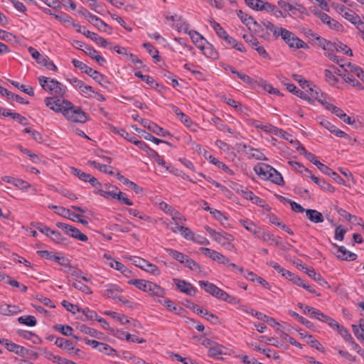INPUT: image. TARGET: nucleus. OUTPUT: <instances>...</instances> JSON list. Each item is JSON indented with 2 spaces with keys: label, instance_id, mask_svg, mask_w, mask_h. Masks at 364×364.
Here are the masks:
<instances>
[{
  "label": "nucleus",
  "instance_id": "18",
  "mask_svg": "<svg viewBox=\"0 0 364 364\" xmlns=\"http://www.w3.org/2000/svg\"><path fill=\"white\" fill-rule=\"evenodd\" d=\"M242 150L245 153L249 159H254L259 161L267 160L264 154L259 149H254L252 146H247L246 144L242 145Z\"/></svg>",
  "mask_w": 364,
  "mask_h": 364
},
{
  "label": "nucleus",
  "instance_id": "28",
  "mask_svg": "<svg viewBox=\"0 0 364 364\" xmlns=\"http://www.w3.org/2000/svg\"><path fill=\"white\" fill-rule=\"evenodd\" d=\"M85 53L101 65L106 62L105 58L100 55L98 52L91 47L86 46Z\"/></svg>",
  "mask_w": 364,
  "mask_h": 364
},
{
  "label": "nucleus",
  "instance_id": "25",
  "mask_svg": "<svg viewBox=\"0 0 364 364\" xmlns=\"http://www.w3.org/2000/svg\"><path fill=\"white\" fill-rule=\"evenodd\" d=\"M83 35L86 37L90 38L95 43L101 46L102 47H107L108 46V42L102 37L100 36L98 34L91 32L90 31H84Z\"/></svg>",
  "mask_w": 364,
  "mask_h": 364
},
{
  "label": "nucleus",
  "instance_id": "36",
  "mask_svg": "<svg viewBox=\"0 0 364 364\" xmlns=\"http://www.w3.org/2000/svg\"><path fill=\"white\" fill-rule=\"evenodd\" d=\"M55 344L60 348L68 350L71 352L74 350V347L72 346V343L67 339L63 338H57Z\"/></svg>",
  "mask_w": 364,
  "mask_h": 364
},
{
  "label": "nucleus",
  "instance_id": "35",
  "mask_svg": "<svg viewBox=\"0 0 364 364\" xmlns=\"http://www.w3.org/2000/svg\"><path fill=\"white\" fill-rule=\"evenodd\" d=\"M305 272L314 280L318 282L321 286L323 287L327 284L326 280L321 276L320 274L316 273L314 269L306 268Z\"/></svg>",
  "mask_w": 364,
  "mask_h": 364
},
{
  "label": "nucleus",
  "instance_id": "17",
  "mask_svg": "<svg viewBox=\"0 0 364 364\" xmlns=\"http://www.w3.org/2000/svg\"><path fill=\"white\" fill-rule=\"evenodd\" d=\"M333 245L337 249L335 254L338 259L346 261H354L356 259V254L348 251L343 246H338L336 244H333Z\"/></svg>",
  "mask_w": 364,
  "mask_h": 364
},
{
  "label": "nucleus",
  "instance_id": "45",
  "mask_svg": "<svg viewBox=\"0 0 364 364\" xmlns=\"http://www.w3.org/2000/svg\"><path fill=\"white\" fill-rule=\"evenodd\" d=\"M344 80L350 84L352 86L357 87L358 90H363V87L361 83L358 81L355 78L353 77L350 73L344 74L343 75Z\"/></svg>",
  "mask_w": 364,
  "mask_h": 364
},
{
  "label": "nucleus",
  "instance_id": "10",
  "mask_svg": "<svg viewBox=\"0 0 364 364\" xmlns=\"http://www.w3.org/2000/svg\"><path fill=\"white\" fill-rule=\"evenodd\" d=\"M72 63L75 68H79L83 73L90 75L91 77L93 78V80H95L100 84H102L104 77L99 72L94 70L92 68L88 67L86 64L77 59H73Z\"/></svg>",
  "mask_w": 364,
  "mask_h": 364
},
{
  "label": "nucleus",
  "instance_id": "50",
  "mask_svg": "<svg viewBox=\"0 0 364 364\" xmlns=\"http://www.w3.org/2000/svg\"><path fill=\"white\" fill-rule=\"evenodd\" d=\"M18 321L20 323L28 326H34L37 323L36 319L33 316H21L18 318Z\"/></svg>",
  "mask_w": 364,
  "mask_h": 364
},
{
  "label": "nucleus",
  "instance_id": "39",
  "mask_svg": "<svg viewBox=\"0 0 364 364\" xmlns=\"http://www.w3.org/2000/svg\"><path fill=\"white\" fill-rule=\"evenodd\" d=\"M346 65L349 68V72L351 73L350 75H355L364 82V72L360 67L351 64L350 63H348Z\"/></svg>",
  "mask_w": 364,
  "mask_h": 364
},
{
  "label": "nucleus",
  "instance_id": "38",
  "mask_svg": "<svg viewBox=\"0 0 364 364\" xmlns=\"http://www.w3.org/2000/svg\"><path fill=\"white\" fill-rule=\"evenodd\" d=\"M28 53L31 54V55L36 60L37 63L40 65H43L46 60L48 58L47 56H43L37 50H36L34 48L30 46L28 48Z\"/></svg>",
  "mask_w": 364,
  "mask_h": 364
},
{
  "label": "nucleus",
  "instance_id": "56",
  "mask_svg": "<svg viewBox=\"0 0 364 364\" xmlns=\"http://www.w3.org/2000/svg\"><path fill=\"white\" fill-rule=\"evenodd\" d=\"M143 270L152 274L155 276H159L161 274V271L157 266L155 264L147 262L146 265L144 266Z\"/></svg>",
  "mask_w": 364,
  "mask_h": 364
},
{
  "label": "nucleus",
  "instance_id": "43",
  "mask_svg": "<svg viewBox=\"0 0 364 364\" xmlns=\"http://www.w3.org/2000/svg\"><path fill=\"white\" fill-rule=\"evenodd\" d=\"M80 330L81 332L88 334L92 337L100 338L101 336L102 335V333L97 331V330L90 328L85 325H81L80 326Z\"/></svg>",
  "mask_w": 364,
  "mask_h": 364
},
{
  "label": "nucleus",
  "instance_id": "64",
  "mask_svg": "<svg viewBox=\"0 0 364 364\" xmlns=\"http://www.w3.org/2000/svg\"><path fill=\"white\" fill-rule=\"evenodd\" d=\"M324 75L326 82L331 85H335L338 81V79L329 70L326 69L324 70Z\"/></svg>",
  "mask_w": 364,
  "mask_h": 364
},
{
  "label": "nucleus",
  "instance_id": "53",
  "mask_svg": "<svg viewBox=\"0 0 364 364\" xmlns=\"http://www.w3.org/2000/svg\"><path fill=\"white\" fill-rule=\"evenodd\" d=\"M342 16L353 24L355 23L356 21H359L360 18V16L350 9H347V11H345L344 14H342Z\"/></svg>",
  "mask_w": 364,
  "mask_h": 364
},
{
  "label": "nucleus",
  "instance_id": "30",
  "mask_svg": "<svg viewBox=\"0 0 364 364\" xmlns=\"http://www.w3.org/2000/svg\"><path fill=\"white\" fill-rule=\"evenodd\" d=\"M237 16L241 21L247 26H251V24L259 26L258 23L251 16H249L241 10L237 11Z\"/></svg>",
  "mask_w": 364,
  "mask_h": 364
},
{
  "label": "nucleus",
  "instance_id": "21",
  "mask_svg": "<svg viewBox=\"0 0 364 364\" xmlns=\"http://www.w3.org/2000/svg\"><path fill=\"white\" fill-rule=\"evenodd\" d=\"M1 181L8 183H11L16 188L27 190L31 187V185L27 181H25L20 178H16L9 176H4L1 177Z\"/></svg>",
  "mask_w": 364,
  "mask_h": 364
},
{
  "label": "nucleus",
  "instance_id": "55",
  "mask_svg": "<svg viewBox=\"0 0 364 364\" xmlns=\"http://www.w3.org/2000/svg\"><path fill=\"white\" fill-rule=\"evenodd\" d=\"M54 328L64 336H71L73 331V328L67 325L56 324Z\"/></svg>",
  "mask_w": 364,
  "mask_h": 364
},
{
  "label": "nucleus",
  "instance_id": "13",
  "mask_svg": "<svg viewBox=\"0 0 364 364\" xmlns=\"http://www.w3.org/2000/svg\"><path fill=\"white\" fill-rule=\"evenodd\" d=\"M0 344L4 346L8 350L20 356H25L28 352L26 348L16 344L6 338H0Z\"/></svg>",
  "mask_w": 364,
  "mask_h": 364
},
{
  "label": "nucleus",
  "instance_id": "16",
  "mask_svg": "<svg viewBox=\"0 0 364 364\" xmlns=\"http://www.w3.org/2000/svg\"><path fill=\"white\" fill-rule=\"evenodd\" d=\"M173 282L181 292L189 296L196 295L197 290L191 283L176 278L173 279Z\"/></svg>",
  "mask_w": 364,
  "mask_h": 364
},
{
  "label": "nucleus",
  "instance_id": "46",
  "mask_svg": "<svg viewBox=\"0 0 364 364\" xmlns=\"http://www.w3.org/2000/svg\"><path fill=\"white\" fill-rule=\"evenodd\" d=\"M108 264L110 267L121 272L124 274H126L127 272H129L128 269L122 263L114 259H111V262H109Z\"/></svg>",
  "mask_w": 364,
  "mask_h": 364
},
{
  "label": "nucleus",
  "instance_id": "7",
  "mask_svg": "<svg viewBox=\"0 0 364 364\" xmlns=\"http://www.w3.org/2000/svg\"><path fill=\"white\" fill-rule=\"evenodd\" d=\"M128 283L135 286L137 289L144 292H149L153 299L162 288L155 283L144 279H132L129 280Z\"/></svg>",
  "mask_w": 364,
  "mask_h": 364
},
{
  "label": "nucleus",
  "instance_id": "44",
  "mask_svg": "<svg viewBox=\"0 0 364 364\" xmlns=\"http://www.w3.org/2000/svg\"><path fill=\"white\" fill-rule=\"evenodd\" d=\"M88 164L102 172L107 173L110 175L113 174V171L110 170L111 167L107 165L101 164L95 161H89Z\"/></svg>",
  "mask_w": 364,
  "mask_h": 364
},
{
  "label": "nucleus",
  "instance_id": "32",
  "mask_svg": "<svg viewBox=\"0 0 364 364\" xmlns=\"http://www.w3.org/2000/svg\"><path fill=\"white\" fill-rule=\"evenodd\" d=\"M89 22L99 30L105 32H107L108 29L109 28V26L105 22L95 15L93 17H92Z\"/></svg>",
  "mask_w": 364,
  "mask_h": 364
},
{
  "label": "nucleus",
  "instance_id": "48",
  "mask_svg": "<svg viewBox=\"0 0 364 364\" xmlns=\"http://www.w3.org/2000/svg\"><path fill=\"white\" fill-rule=\"evenodd\" d=\"M186 267L189 268L190 269L195 272H200L201 269V267L199 264L195 262L193 259L190 258L188 256L186 257V259L183 262Z\"/></svg>",
  "mask_w": 364,
  "mask_h": 364
},
{
  "label": "nucleus",
  "instance_id": "23",
  "mask_svg": "<svg viewBox=\"0 0 364 364\" xmlns=\"http://www.w3.org/2000/svg\"><path fill=\"white\" fill-rule=\"evenodd\" d=\"M320 124L326 129H328L332 134H334L336 136L341 138H345L347 136V134L343 132L342 130L338 129L336 126L332 124L328 120H323L320 122Z\"/></svg>",
  "mask_w": 364,
  "mask_h": 364
},
{
  "label": "nucleus",
  "instance_id": "58",
  "mask_svg": "<svg viewBox=\"0 0 364 364\" xmlns=\"http://www.w3.org/2000/svg\"><path fill=\"white\" fill-rule=\"evenodd\" d=\"M71 173L77 176L80 180L85 181V182H87L88 181V179L90 178V174L89 173H87L78 168H72L71 169Z\"/></svg>",
  "mask_w": 364,
  "mask_h": 364
},
{
  "label": "nucleus",
  "instance_id": "62",
  "mask_svg": "<svg viewBox=\"0 0 364 364\" xmlns=\"http://www.w3.org/2000/svg\"><path fill=\"white\" fill-rule=\"evenodd\" d=\"M117 191H118L117 188H115V191H103L102 189H98L96 191V193L99 194L101 196H103L104 198H105L107 199L116 198Z\"/></svg>",
  "mask_w": 364,
  "mask_h": 364
},
{
  "label": "nucleus",
  "instance_id": "8",
  "mask_svg": "<svg viewBox=\"0 0 364 364\" xmlns=\"http://www.w3.org/2000/svg\"><path fill=\"white\" fill-rule=\"evenodd\" d=\"M166 291L161 288L159 293L154 298V301L164 306L168 310L175 312L176 314H181L183 309L176 305L173 301L165 297Z\"/></svg>",
  "mask_w": 364,
  "mask_h": 364
},
{
  "label": "nucleus",
  "instance_id": "47",
  "mask_svg": "<svg viewBox=\"0 0 364 364\" xmlns=\"http://www.w3.org/2000/svg\"><path fill=\"white\" fill-rule=\"evenodd\" d=\"M10 82L12 85H14L15 87L18 88L21 91L28 94L30 96L34 95V91L33 89L31 87H26L24 85H21L18 82L14 81V80H10Z\"/></svg>",
  "mask_w": 364,
  "mask_h": 364
},
{
  "label": "nucleus",
  "instance_id": "59",
  "mask_svg": "<svg viewBox=\"0 0 364 364\" xmlns=\"http://www.w3.org/2000/svg\"><path fill=\"white\" fill-rule=\"evenodd\" d=\"M213 122L216 126L217 129L220 131L228 132L232 133V131L225 124L222 122V120L218 117H214L212 119Z\"/></svg>",
  "mask_w": 364,
  "mask_h": 364
},
{
  "label": "nucleus",
  "instance_id": "12",
  "mask_svg": "<svg viewBox=\"0 0 364 364\" xmlns=\"http://www.w3.org/2000/svg\"><path fill=\"white\" fill-rule=\"evenodd\" d=\"M63 97H57L52 96L48 97L45 98V104L46 107H48L51 110L54 111L56 113H62L63 108L65 105L64 102H68V100L63 99Z\"/></svg>",
  "mask_w": 364,
  "mask_h": 364
},
{
  "label": "nucleus",
  "instance_id": "49",
  "mask_svg": "<svg viewBox=\"0 0 364 364\" xmlns=\"http://www.w3.org/2000/svg\"><path fill=\"white\" fill-rule=\"evenodd\" d=\"M72 285L75 289H78L87 294H91L92 293L91 289L82 283L80 281L75 280L73 282Z\"/></svg>",
  "mask_w": 364,
  "mask_h": 364
},
{
  "label": "nucleus",
  "instance_id": "26",
  "mask_svg": "<svg viewBox=\"0 0 364 364\" xmlns=\"http://www.w3.org/2000/svg\"><path fill=\"white\" fill-rule=\"evenodd\" d=\"M309 90L311 91V95L313 97L317 99L318 100V102H320L323 105L325 106V108L326 109H328V111H330L331 112H333V110L336 106L333 105V104H331L330 102L325 101L324 100L321 99L320 95H321V97H322V93H321L319 90H314L311 87H309Z\"/></svg>",
  "mask_w": 364,
  "mask_h": 364
},
{
  "label": "nucleus",
  "instance_id": "61",
  "mask_svg": "<svg viewBox=\"0 0 364 364\" xmlns=\"http://www.w3.org/2000/svg\"><path fill=\"white\" fill-rule=\"evenodd\" d=\"M262 25L267 31L272 32L276 37L279 36L280 28H276L272 22L263 21Z\"/></svg>",
  "mask_w": 364,
  "mask_h": 364
},
{
  "label": "nucleus",
  "instance_id": "4",
  "mask_svg": "<svg viewBox=\"0 0 364 364\" xmlns=\"http://www.w3.org/2000/svg\"><path fill=\"white\" fill-rule=\"evenodd\" d=\"M257 174L262 179L269 180L277 185H283L284 180L280 173L266 164H259L254 168Z\"/></svg>",
  "mask_w": 364,
  "mask_h": 364
},
{
  "label": "nucleus",
  "instance_id": "57",
  "mask_svg": "<svg viewBox=\"0 0 364 364\" xmlns=\"http://www.w3.org/2000/svg\"><path fill=\"white\" fill-rule=\"evenodd\" d=\"M211 259L221 264H228L229 263V259L217 251H215Z\"/></svg>",
  "mask_w": 364,
  "mask_h": 364
},
{
  "label": "nucleus",
  "instance_id": "20",
  "mask_svg": "<svg viewBox=\"0 0 364 364\" xmlns=\"http://www.w3.org/2000/svg\"><path fill=\"white\" fill-rule=\"evenodd\" d=\"M204 157L208 159L209 162L215 166H216L218 168L222 169L228 174L232 176L234 172L223 162L219 161L218 159L214 157L213 155L209 154L207 151H204Z\"/></svg>",
  "mask_w": 364,
  "mask_h": 364
},
{
  "label": "nucleus",
  "instance_id": "31",
  "mask_svg": "<svg viewBox=\"0 0 364 364\" xmlns=\"http://www.w3.org/2000/svg\"><path fill=\"white\" fill-rule=\"evenodd\" d=\"M199 49L206 57L210 58H215L218 55L216 50L213 49L212 45L208 41H206L205 44H203Z\"/></svg>",
  "mask_w": 364,
  "mask_h": 364
},
{
  "label": "nucleus",
  "instance_id": "9",
  "mask_svg": "<svg viewBox=\"0 0 364 364\" xmlns=\"http://www.w3.org/2000/svg\"><path fill=\"white\" fill-rule=\"evenodd\" d=\"M122 292V289L119 286L113 284H108L105 286V289L102 291V295L107 298L121 301L124 304H128L129 301L120 296Z\"/></svg>",
  "mask_w": 364,
  "mask_h": 364
},
{
  "label": "nucleus",
  "instance_id": "27",
  "mask_svg": "<svg viewBox=\"0 0 364 364\" xmlns=\"http://www.w3.org/2000/svg\"><path fill=\"white\" fill-rule=\"evenodd\" d=\"M310 178L323 191H326L329 193H333L335 191L334 187L328 182H326V181L321 179L313 174L310 175Z\"/></svg>",
  "mask_w": 364,
  "mask_h": 364
},
{
  "label": "nucleus",
  "instance_id": "51",
  "mask_svg": "<svg viewBox=\"0 0 364 364\" xmlns=\"http://www.w3.org/2000/svg\"><path fill=\"white\" fill-rule=\"evenodd\" d=\"M143 47L146 48L147 52L152 56L156 61L160 60V56L159 55V51L149 43H143Z\"/></svg>",
  "mask_w": 364,
  "mask_h": 364
},
{
  "label": "nucleus",
  "instance_id": "6",
  "mask_svg": "<svg viewBox=\"0 0 364 364\" xmlns=\"http://www.w3.org/2000/svg\"><path fill=\"white\" fill-rule=\"evenodd\" d=\"M279 36L285 41V43L291 48H308V45L299 38L294 33L286 28H280Z\"/></svg>",
  "mask_w": 364,
  "mask_h": 364
},
{
  "label": "nucleus",
  "instance_id": "40",
  "mask_svg": "<svg viewBox=\"0 0 364 364\" xmlns=\"http://www.w3.org/2000/svg\"><path fill=\"white\" fill-rule=\"evenodd\" d=\"M289 164L294 169L297 170L299 173L304 174L305 176L310 177V175L312 174L310 170H309L307 168H305L297 161H289Z\"/></svg>",
  "mask_w": 364,
  "mask_h": 364
},
{
  "label": "nucleus",
  "instance_id": "41",
  "mask_svg": "<svg viewBox=\"0 0 364 364\" xmlns=\"http://www.w3.org/2000/svg\"><path fill=\"white\" fill-rule=\"evenodd\" d=\"M267 13H272L275 17L277 18H286L287 14L282 11L281 10L278 9L277 6L269 2L267 9L265 11Z\"/></svg>",
  "mask_w": 364,
  "mask_h": 364
},
{
  "label": "nucleus",
  "instance_id": "63",
  "mask_svg": "<svg viewBox=\"0 0 364 364\" xmlns=\"http://www.w3.org/2000/svg\"><path fill=\"white\" fill-rule=\"evenodd\" d=\"M243 39L253 49H255L259 42L258 40L251 34H245L243 36Z\"/></svg>",
  "mask_w": 364,
  "mask_h": 364
},
{
  "label": "nucleus",
  "instance_id": "42",
  "mask_svg": "<svg viewBox=\"0 0 364 364\" xmlns=\"http://www.w3.org/2000/svg\"><path fill=\"white\" fill-rule=\"evenodd\" d=\"M100 352L107 355H117V353L115 349L111 347L109 345L101 343L100 347L97 349Z\"/></svg>",
  "mask_w": 364,
  "mask_h": 364
},
{
  "label": "nucleus",
  "instance_id": "54",
  "mask_svg": "<svg viewBox=\"0 0 364 364\" xmlns=\"http://www.w3.org/2000/svg\"><path fill=\"white\" fill-rule=\"evenodd\" d=\"M129 215L139 218L141 220H145V221H150V217L147 216L146 214H144L143 212L139 211L137 209L135 208H129L127 210Z\"/></svg>",
  "mask_w": 364,
  "mask_h": 364
},
{
  "label": "nucleus",
  "instance_id": "29",
  "mask_svg": "<svg viewBox=\"0 0 364 364\" xmlns=\"http://www.w3.org/2000/svg\"><path fill=\"white\" fill-rule=\"evenodd\" d=\"M188 35L193 43L200 48L207 41L198 32L196 31H189Z\"/></svg>",
  "mask_w": 364,
  "mask_h": 364
},
{
  "label": "nucleus",
  "instance_id": "33",
  "mask_svg": "<svg viewBox=\"0 0 364 364\" xmlns=\"http://www.w3.org/2000/svg\"><path fill=\"white\" fill-rule=\"evenodd\" d=\"M18 308L5 303H0V314L10 316L18 312Z\"/></svg>",
  "mask_w": 364,
  "mask_h": 364
},
{
  "label": "nucleus",
  "instance_id": "14",
  "mask_svg": "<svg viewBox=\"0 0 364 364\" xmlns=\"http://www.w3.org/2000/svg\"><path fill=\"white\" fill-rule=\"evenodd\" d=\"M141 124L144 128H146L153 133L161 136L164 137L170 136L171 134L169 132L164 130L162 127L157 125L156 123L149 121L147 119H141Z\"/></svg>",
  "mask_w": 364,
  "mask_h": 364
},
{
  "label": "nucleus",
  "instance_id": "37",
  "mask_svg": "<svg viewBox=\"0 0 364 364\" xmlns=\"http://www.w3.org/2000/svg\"><path fill=\"white\" fill-rule=\"evenodd\" d=\"M166 252L173 259H175L176 261L179 262L181 264L183 263L187 257V255H184L183 253L171 248H166Z\"/></svg>",
  "mask_w": 364,
  "mask_h": 364
},
{
  "label": "nucleus",
  "instance_id": "34",
  "mask_svg": "<svg viewBox=\"0 0 364 364\" xmlns=\"http://www.w3.org/2000/svg\"><path fill=\"white\" fill-rule=\"evenodd\" d=\"M64 272L74 277L81 278L85 282H91V280L89 278L82 276V270L76 267H72L71 265H70L67 269H64Z\"/></svg>",
  "mask_w": 364,
  "mask_h": 364
},
{
  "label": "nucleus",
  "instance_id": "2",
  "mask_svg": "<svg viewBox=\"0 0 364 364\" xmlns=\"http://www.w3.org/2000/svg\"><path fill=\"white\" fill-rule=\"evenodd\" d=\"M63 115L70 121L77 123H85L88 119L87 114L81 107L74 105L71 102H64Z\"/></svg>",
  "mask_w": 364,
  "mask_h": 364
},
{
  "label": "nucleus",
  "instance_id": "15",
  "mask_svg": "<svg viewBox=\"0 0 364 364\" xmlns=\"http://www.w3.org/2000/svg\"><path fill=\"white\" fill-rule=\"evenodd\" d=\"M315 14L321 19V21L328 25V26L334 29L335 31H339L343 28V26L335 19L332 18L326 13L321 11H316Z\"/></svg>",
  "mask_w": 364,
  "mask_h": 364
},
{
  "label": "nucleus",
  "instance_id": "19",
  "mask_svg": "<svg viewBox=\"0 0 364 364\" xmlns=\"http://www.w3.org/2000/svg\"><path fill=\"white\" fill-rule=\"evenodd\" d=\"M49 208L53 209L55 213L58 215L70 219L73 221H76V218H79L80 217V215L73 213L69 209H67L63 206L50 205Z\"/></svg>",
  "mask_w": 364,
  "mask_h": 364
},
{
  "label": "nucleus",
  "instance_id": "24",
  "mask_svg": "<svg viewBox=\"0 0 364 364\" xmlns=\"http://www.w3.org/2000/svg\"><path fill=\"white\" fill-rule=\"evenodd\" d=\"M306 216L311 222L314 223H320L324 220L323 215L316 210H306Z\"/></svg>",
  "mask_w": 364,
  "mask_h": 364
},
{
  "label": "nucleus",
  "instance_id": "22",
  "mask_svg": "<svg viewBox=\"0 0 364 364\" xmlns=\"http://www.w3.org/2000/svg\"><path fill=\"white\" fill-rule=\"evenodd\" d=\"M246 5L250 9L257 11H266L267 5L269 4L268 1H262V0H244Z\"/></svg>",
  "mask_w": 364,
  "mask_h": 364
},
{
  "label": "nucleus",
  "instance_id": "5",
  "mask_svg": "<svg viewBox=\"0 0 364 364\" xmlns=\"http://www.w3.org/2000/svg\"><path fill=\"white\" fill-rule=\"evenodd\" d=\"M205 229L216 242L228 250H235V246L232 244L234 240V237L232 235L224 231L217 232L209 226H205Z\"/></svg>",
  "mask_w": 364,
  "mask_h": 364
},
{
  "label": "nucleus",
  "instance_id": "3",
  "mask_svg": "<svg viewBox=\"0 0 364 364\" xmlns=\"http://www.w3.org/2000/svg\"><path fill=\"white\" fill-rule=\"evenodd\" d=\"M198 284L200 287L205 290V292L210 294V295L216 297L220 300L227 301L230 304L239 303L238 299L232 296L229 295L227 292L220 289L213 283H210L208 281H199Z\"/></svg>",
  "mask_w": 364,
  "mask_h": 364
},
{
  "label": "nucleus",
  "instance_id": "11",
  "mask_svg": "<svg viewBox=\"0 0 364 364\" xmlns=\"http://www.w3.org/2000/svg\"><path fill=\"white\" fill-rule=\"evenodd\" d=\"M56 226L63 230L66 234L70 235L72 237L79 240L82 242H86L88 237L85 234L82 233L77 228L69 225L63 223H57Z\"/></svg>",
  "mask_w": 364,
  "mask_h": 364
},
{
  "label": "nucleus",
  "instance_id": "60",
  "mask_svg": "<svg viewBox=\"0 0 364 364\" xmlns=\"http://www.w3.org/2000/svg\"><path fill=\"white\" fill-rule=\"evenodd\" d=\"M172 220L174 222L175 225H183V223L186 222V219L184 216H183L178 210H175L171 215Z\"/></svg>",
  "mask_w": 364,
  "mask_h": 364
},
{
  "label": "nucleus",
  "instance_id": "52",
  "mask_svg": "<svg viewBox=\"0 0 364 364\" xmlns=\"http://www.w3.org/2000/svg\"><path fill=\"white\" fill-rule=\"evenodd\" d=\"M280 198H281L282 201H286V202L289 203L291 205L292 210H294V212H296V213L305 212L306 213V209H304L300 204H299L294 201H292L290 199L282 197V196H281Z\"/></svg>",
  "mask_w": 364,
  "mask_h": 364
},
{
  "label": "nucleus",
  "instance_id": "1",
  "mask_svg": "<svg viewBox=\"0 0 364 364\" xmlns=\"http://www.w3.org/2000/svg\"><path fill=\"white\" fill-rule=\"evenodd\" d=\"M38 80L42 88L53 97H64L65 95L66 87L58 80L45 76H39Z\"/></svg>",
  "mask_w": 364,
  "mask_h": 364
}]
</instances>
